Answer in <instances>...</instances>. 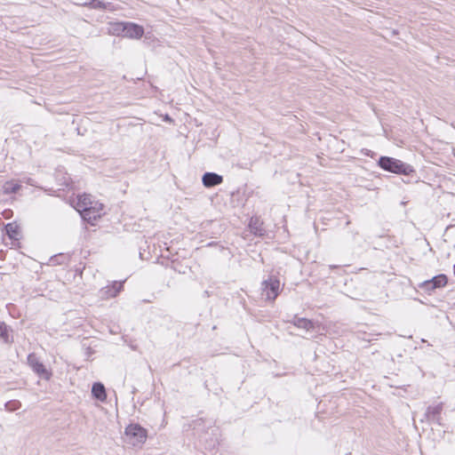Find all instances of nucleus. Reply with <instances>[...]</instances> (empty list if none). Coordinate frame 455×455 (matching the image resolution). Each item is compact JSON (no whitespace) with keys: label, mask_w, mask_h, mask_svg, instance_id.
Returning <instances> with one entry per match:
<instances>
[{"label":"nucleus","mask_w":455,"mask_h":455,"mask_svg":"<svg viewBox=\"0 0 455 455\" xmlns=\"http://www.w3.org/2000/svg\"><path fill=\"white\" fill-rule=\"evenodd\" d=\"M378 164L384 171L395 174L410 175L414 172L413 167L410 164L389 156H380Z\"/></svg>","instance_id":"f257e3e1"},{"label":"nucleus","mask_w":455,"mask_h":455,"mask_svg":"<svg viewBox=\"0 0 455 455\" xmlns=\"http://www.w3.org/2000/svg\"><path fill=\"white\" fill-rule=\"evenodd\" d=\"M124 434L128 443L132 446L143 444L148 437V431L140 424H130L125 427Z\"/></svg>","instance_id":"f03ea898"},{"label":"nucleus","mask_w":455,"mask_h":455,"mask_svg":"<svg viewBox=\"0 0 455 455\" xmlns=\"http://www.w3.org/2000/svg\"><path fill=\"white\" fill-rule=\"evenodd\" d=\"M262 295L266 296V299L274 301L279 294L280 281L273 276L264 280L261 283Z\"/></svg>","instance_id":"7ed1b4c3"},{"label":"nucleus","mask_w":455,"mask_h":455,"mask_svg":"<svg viewBox=\"0 0 455 455\" xmlns=\"http://www.w3.org/2000/svg\"><path fill=\"white\" fill-rule=\"evenodd\" d=\"M28 363L31 369L42 379H49L52 373L47 371L43 363L39 361L35 354H29L28 355Z\"/></svg>","instance_id":"20e7f679"},{"label":"nucleus","mask_w":455,"mask_h":455,"mask_svg":"<svg viewBox=\"0 0 455 455\" xmlns=\"http://www.w3.org/2000/svg\"><path fill=\"white\" fill-rule=\"evenodd\" d=\"M448 278L445 275L441 274L434 276L431 280L425 281L421 287L427 291H434L436 288L443 287L447 284Z\"/></svg>","instance_id":"39448f33"},{"label":"nucleus","mask_w":455,"mask_h":455,"mask_svg":"<svg viewBox=\"0 0 455 455\" xmlns=\"http://www.w3.org/2000/svg\"><path fill=\"white\" fill-rule=\"evenodd\" d=\"M144 35V28L142 26L132 22H126L124 37L132 39H140Z\"/></svg>","instance_id":"423d86ee"},{"label":"nucleus","mask_w":455,"mask_h":455,"mask_svg":"<svg viewBox=\"0 0 455 455\" xmlns=\"http://www.w3.org/2000/svg\"><path fill=\"white\" fill-rule=\"evenodd\" d=\"M101 211V208L96 210L95 207H85L81 210V216L85 221L91 225H94L95 221L100 218Z\"/></svg>","instance_id":"0eeeda50"},{"label":"nucleus","mask_w":455,"mask_h":455,"mask_svg":"<svg viewBox=\"0 0 455 455\" xmlns=\"http://www.w3.org/2000/svg\"><path fill=\"white\" fill-rule=\"evenodd\" d=\"M443 411V403H440L434 406H428L425 416L427 421L440 424L441 413Z\"/></svg>","instance_id":"6e6552de"},{"label":"nucleus","mask_w":455,"mask_h":455,"mask_svg":"<svg viewBox=\"0 0 455 455\" xmlns=\"http://www.w3.org/2000/svg\"><path fill=\"white\" fill-rule=\"evenodd\" d=\"M202 182L206 188H212L223 182V177L215 172H205L203 175Z\"/></svg>","instance_id":"1a4fd4ad"},{"label":"nucleus","mask_w":455,"mask_h":455,"mask_svg":"<svg viewBox=\"0 0 455 455\" xmlns=\"http://www.w3.org/2000/svg\"><path fill=\"white\" fill-rule=\"evenodd\" d=\"M122 288L123 283L114 282L112 285L106 286L100 290V296L104 299L116 297Z\"/></svg>","instance_id":"9d476101"},{"label":"nucleus","mask_w":455,"mask_h":455,"mask_svg":"<svg viewBox=\"0 0 455 455\" xmlns=\"http://www.w3.org/2000/svg\"><path fill=\"white\" fill-rule=\"evenodd\" d=\"M92 395L99 401H105L107 398L106 389L102 383L95 382L92 387Z\"/></svg>","instance_id":"9b49d317"},{"label":"nucleus","mask_w":455,"mask_h":455,"mask_svg":"<svg viewBox=\"0 0 455 455\" xmlns=\"http://www.w3.org/2000/svg\"><path fill=\"white\" fill-rule=\"evenodd\" d=\"M249 227L251 231L256 235H262L264 233V229L262 228V222H260L257 217L251 219Z\"/></svg>","instance_id":"f8f14e48"},{"label":"nucleus","mask_w":455,"mask_h":455,"mask_svg":"<svg viewBox=\"0 0 455 455\" xmlns=\"http://www.w3.org/2000/svg\"><path fill=\"white\" fill-rule=\"evenodd\" d=\"M125 26H126V22H116L114 24H111V27L109 28V33L114 36L124 37Z\"/></svg>","instance_id":"ddd939ff"},{"label":"nucleus","mask_w":455,"mask_h":455,"mask_svg":"<svg viewBox=\"0 0 455 455\" xmlns=\"http://www.w3.org/2000/svg\"><path fill=\"white\" fill-rule=\"evenodd\" d=\"M293 323L296 327L305 329L307 331L314 327L313 322L307 318L295 317L293 320Z\"/></svg>","instance_id":"4468645a"},{"label":"nucleus","mask_w":455,"mask_h":455,"mask_svg":"<svg viewBox=\"0 0 455 455\" xmlns=\"http://www.w3.org/2000/svg\"><path fill=\"white\" fill-rule=\"evenodd\" d=\"M0 338L5 342V343H9L10 342V336H9V331H8V328H7V325L0 321Z\"/></svg>","instance_id":"2eb2a0df"},{"label":"nucleus","mask_w":455,"mask_h":455,"mask_svg":"<svg viewBox=\"0 0 455 455\" xmlns=\"http://www.w3.org/2000/svg\"><path fill=\"white\" fill-rule=\"evenodd\" d=\"M5 230L11 238H16L17 235H19L18 227L13 223H8L5 226Z\"/></svg>","instance_id":"dca6fc26"},{"label":"nucleus","mask_w":455,"mask_h":455,"mask_svg":"<svg viewBox=\"0 0 455 455\" xmlns=\"http://www.w3.org/2000/svg\"><path fill=\"white\" fill-rule=\"evenodd\" d=\"M5 407L8 411H13L20 407V403L19 401H10L5 403Z\"/></svg>","instance_id":"f3484780"},{"label":"nucleus","mask_w":455,"mask_h":455,"mask_svg":"<svg viewBox=\"0 0 455 455\" xmlns=\"http://www.w3.org/2000/svg\"><path fill=\"white\" fill-rule=\"evenodd\" d=\"M87 200L88 199L86 197H84V198L79 197V203H78L79 206L83 207V209L85 208V207H92L91 205L92 203L91 202H87Z\"/></svg>","instance_id":"a211bd4d"},{"label":"nucleus","mask_w":455,"mask_h":455,"mask_svg":"<svg viewBox=\"0 0 455 455\" xmlns=\"http://www.w3.org/2000/svg\"><path fill=\"white\" fill-rule=\"evenodd\" d=\"M92 4L94 8H102L105 6V4L99 0H93Z\"/></svg>","instance_id":"6ab92c4d"},{"label":"nucleus","mask_w":455,"mask_h":455,"mask_svg":"<svg viewBox=\"0 0 455 455\" xmlns=\"http://www.w3.org/2000/svg\"><path fill=\"white\" fill-rule=\"evenodd\" d=\"M20 188V185L15 184V185H13V186L10 188V190H11V192H12V193H16ZM5 189H6V190H9V188H6Z\"/></svg>","instance_id":"aec40b11"},{"label":"nucleus","mask_w":455,"mask_h":455,"mask_svg":"<svg viewBox=\"0 0 455 455\" xmlns=\"http://www.w3.org/2000/svg\"><path fill=\"white\" fill-rule=\"evenodd\" d=\"M59 259V257H58V256H54V257H52V258L51 259V261L52 262V264H60V263L59 262V259Z\"/></svg>","instance_id":"412c9836"}]
</instances>
